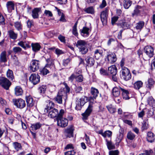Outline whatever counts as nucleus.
I'll list each match as a JSON object with an SVG mask.
<instances>
[{
  "label": "nucleus",
  "instance_id": "f257e3e1",
  "mask_svg": "<svg viewBox=\"0 0 155 155\" xmlns=\"http://www.w3.org/2000/svg\"><path fill=\"white\" fill-rule=\"evenodd\" d=\"M91 93L93 96V98L91 97L89 101V104L85 112L82 114L84 118L86 119L87 117L89 116L93 110V106L94 101L93 98L96 99L98 96L99 92L97 89L93 87H92L91 89Z\"/></svg>",
  "mask_w": 155,
  "mask_h": 155
},
{
  "label": "nucleus",
  "instance_id": "f03ea898",
  "mask_svg": "<svg viewBox=\"0 0 155 155\" xmlns=\"http://www.w3.org/2000/svg\"><path fill=\"white\" fill-rule=\"evenodd\" d=\"M65 88L61 89L58 92L57 96L54 98L55 101L58 104H62V98L64 97H66L67 94L69 93L70 89L66 84H65Z\"/></svg>",
  "mask_w": 155,
  "mask_h": 155
},
{
  "label": "nucleus",
  "instance_id": "7ed1b4c3",
  "mask_svg": "<svg viewBox=\"0 0 155 155\" xmlns=\"http://www.w3.org/2000/svg\"><path fill=\"white\" fill-rule=\"evenodd\" d=\"M48 55L49 57H47V55L45 57L47 64L44 68L40 70L41 73L42 75H45L49 73L51 69L54 68V65L52 62V59L51 58V56L49 54Z\"/></svg>",
  "mask_w": 155,
  "mask_h": 155
},
{
  "label": "nucleus",
  "instance_id": "20e7f679",
  "mask_svg": "<svg viewBox=\"0 0 155 155\" xmlns=\"http://www.w3.org/2000/svg\"><path fill=\"white\" fill-rule=\"evenodd\" d=\"M86 42L83 40H79L76 43V46L78 48L79 51L83 54L87 52L88 49L86 47Z\"/></svg>",
  "mask_w": 155,
  "mask_h": 155
},
{
  "label": "nucleus",
  "instance_id": "39448f33",
  "mask_svg": "<svg viewBox=\"0 0 155 155\" xmlns=\"http://www.w3.org/2000/svg\"><path fill=\"white\" fill-rule=\"evenodd\" d=\"M120 76L122 79L127 81L131 79V74L130 70L127 68H123L120 71Z\"/></svg>",
  "mask_w": 155,
  "mask_h": 155
},
{
  "label": "nucleus",
  "instance_id": "423d86ee",
  "mask_svg": "<svg viewBox=\"0 0 155 155\" xmlns=\"http://www.w3.org/2000/svg\"><path fill=\"white\" fill-rule=\"evenodd\" d=\"M11 84V82L6 78L0 77V85L6 90L9 88Z\"/></svg>",
  "mask_w": 155,
  "mask_h": 155
},
{
  "label": "nucleus",
  "instance_id": "0eeeda50",
  "mask_svg": "<svg viewBox=\"0 0 155 155\" xmlns=\"http://www.w3.org/2000/svg\"><path fill=\"white\" fill-rule=\"evenodd\" d=\"M12 101L14 105L18 108L22 109L25 106L26 104L25 101L21 98L13 99Z\"/></svg>",
  "mask_w": 155,
  "mask_h": 155
},
{
  "label": "nucleus",
  "instance_id": "6e6552de",
  "mask_svg": "<svg viewBox=\"0 0 155 155\" xmlns=\"http://www.w3.org/2000/svg\"><path fill=\"white\" fill-rule=\"evenodd\" d=\"M39 61L33 60H32L30 64L29 68L31 71L34 72L38 70L39 68Z\"/></svg>",
  "mask_w": 155,
  "mask_h": 155
},
{
  "label": "nucleus",
  "instance_id": "1a4fd4ad",
  "mask_svg": "<svg viewBox=\"0 0 155 155\" xmlns=\"http://www.w3.org/2000/svg\"><path fill=\"white\" fill-rule=\"evenodd\" d=\"M108 11V9L106 8L104 10L101 12V14L100 18L101 22L104 25H106L107 23Z\"/></svg>",
  "mask_w": 155,
  "mask_h": 155
},
{
  "label": "nucleus",
  "instance_id": "9d476101",
  "mask_svg": "<svg viewBox=\"0 0 155 155\" xmlns=\"http://www.w3.org/2000/svg\"><path fill=\"white\" fill-rule=\"evenodd\" d=\"M106 58L109 63L113 64L117 60L116 55L115 53L111 52H107Z\"/></svg>",
  "mask_w": 155,
  "mask_h": 155
},
{
  "label": "nucleus",
  "instance_id": "9b49d317",
  "mask_svg": "<svg viewBox=\"0 0 155 155\" xmlns=\"http://www.w3.org/2000/svg\"><path fill=\"white\" fill-rule=\"evenodd\" d=\"M57 125L58 126L62 127H66L68 124V120L66 118H61L57 119Z\"/></svg>",
  "mask_w": 155,
  "mask_h": 155
},
{
  "label": "nucleus",
  "instance_id": "f8f14e48",
  "mask_svg": "<svg viewBox=\"0 0 155 155\" xmlns=\"http://www.w3.org/2000/svg\"><path fill=\"white\" fill-rule=\"evenodd\" d=\"M74 130V127L72 125H71L65 129L64 133L66 137L69 138L73 137Z\"/></svg>",
  "mask_w": 155,
  "mask_h": 155
},
{
  "label": "nucleus",
  "instance_id": "ddd939ff",
  "mask_svg": "<svg viewBox=\"0 0 155 155\" xmlns=\"http://www.w3.org/2000/svg\"><path fill=\"white\" fill-rule=\"evenodd\" d=\"M40 78V77L38 74H33L30 76L29 80L34 84L35 85L39 82Z\"/></svg>",
  "mask_w": 155,
  "mask_h": 155
},
{
  "label": "nucleus",
  "instance_id": "4468645a",
  "mask_svg": "<svg viewBox=\"0 0 155 155\" xmlns=\"http://www.w3.org/2000/svg\"><path fill=\"white\" fill-rule=\"evenodd\" d=\"M144 52L150 58H151L154 55L153 49L150 46H146L144 49Z\"/></svg>",
  "mask_w": 155,
  "mask_h": 155
},
{
  "label": "nucleus",
  "instance_id": "2eb2a0df",
  "mask_svg": "<svg viewBox=\"0 0 155 155\" xmlns=\"http://www.w3.org/2000/svg\"><path fill=\"white\" fill-rule=\"evenodd\" d=\"M41 12L40 8H34L32 11L31 15L34 19H37L39 18V14Z\"/></svg>",
  "mask_w": 155,
  "mask_h": 155
},
{
  "label": "nucleus",
  "instance_id": "dca6fc26",
  "mask_svg": "<svg viewBox=\"0 0 155 155\" xmlns=\"http://www.w3.org/2000/svg\"><path fill=\"white\" fill-rule=\"evenodd\" d=\"M48 112L49 113L48 116L51 118L57 117L58 114V110L55 108H52L49 109Z\"/></svg>",
  "mask_w": 155,
  "mask_h": 155
},
{
  "label": "nucleus",
  "instance_id": "f3484780",
  "mask_svg": "<svg viewBox=\"0 0 155 155\" xmlns=\"http://www.w3.org/2000/svg\"><path fill=\"white\" fill-rule=\"evenodd\" d=\"M89 30L90 29L89 28L86 27H84L82 29L80 30V32L81 36L83 37H86L89 35Z\"/></svg>",
  "mask_w": 155,
  "mask_h": 155
},
{
  "label": "nucleus",
  "instance_id": "a211bd4d",
  "mask_svg": "<svg viewBox=\"0 0 155 155\" xmlns=\"http://www.w3.org/2000/svg\"><path fill=\"white\" fill-rule=\"evenodd\" d=\"M85 60L87 66L91 67L94 65L95 61L92 57L88 56L85 58Z\"/></svg>",
  "mask_w": 155,
  "mask_h": 155
},
{
  "label": "nucleus",
  "instance_id": "6ab92c4d",
  "mask_svg": "<svg viewBox=\"0 0 155 155\" xmlns=\"http://www.w3.org/2000/svg\"><path fill=\"white\" fill-rule=\"evenodd\" d=\"M26 102L27 106L29 107H32L34 104V101L33 98L31 96L26 97Z\"/></svg>",
  "mask_w": 155,
  "mask_h": 155
},
{
  "label": "nucleus",
  "instance_id": "aec40b11",
  "mask_svg": "<svg viewBox=\"0 0 155 155\" xmlns=\"http://www.w3.org/2000/svg\"><path fill=\"white\" fill-rule=\"evenodd\" d=\"M147 139L148 142L152 143L155 139V135L151 132H149L147 133Z\"/></svg>",
  "mask_w": 155,
  "mask_h": 155
},
{
  "label": "nucleus",
  "instance_id": "412c9836",
  "mask_svg": "<svg viewBox=\"0 0 155 155\" xmlns=\"http://www.w3.org/2000/svg\"><path fill=\"white\" fill-rule=\"evenodd\" d=\"M108 72L112 75H116L117 73V69L115 65H112L108 68Z\"/></svg>",
  "mask_w": 155,
  "mask_h": 155
},
{
  "label": "nucleus",
  "instance_id": "4be33fe9",
  "mask_svg": "<svg viewBox=\"0 0 155 155\" xmlns=\"http://www.w3.org/2000/svg\"><path fill=\"white\" fill-rule=\"evenodd\" d=\"M46 102V107L45 109V113L48 112L49 109L53 108L54 106V103L50 100H48Z\"/></svg>",
  "mask_w": 155,
  "mask_h": 155
},
{
  "label": "nucleus",
  "instance_id": "5701e85b",
  "mask_svg": "<svg viewBox=\"0 0 155 155\" xmlns=\"http://www.w3.org/2000/svg\"><path fill=\"white\" fill-rule=\"evenodd\" d=\"M122 88V87H114L112 89V94L115 97H118L120 94V91L121 90V88Z\"/></svg>",
  "mask_w": 155,
  "mask_h": 155
},
{
  "label": "nucleus",
  "instance_id": "b1692460",
  "mask_svg": "<svg viewBox=\"0 0 155 155\" xmlns=\"http://www.w3.org/2000/svg\"><path fill=\"white\" fill-rule=\"evenodd\" d=\"M124 134L123 130L120 129L119 131V134L117 135V138L116 139V143H117L118 145L119 143L122 140L123 138Z\"/></svg>",
  "mask_w": 155,
  "mask_h": 155
},
{
  "label": "nucleus",
  "instance_id": "393cba45",
  "mask_svg": "<svg viewBox=\"0 0 155 155\" xmlns=\"http://www.w3.org/2000/svg\"><path fill=\"white\" fill-rule=\"evenodd\" d=\"M121 91L122 92V95L123 97L125 100H128L130 99V97L128 96L129 92L128 91L123 88H120Z\"/></svg>",
  "mask_w": 155,
  "mask_h": 155
},
{
  "label": "nucleus",
  "instance_id": "a878e982",
  "mask_svg": "<svg viewBox=\"0 0 155 155\" xmlns=\"http://www.w3.org/2000/svg\"><path fill=\"white\" fill-rule=\"evenodd\" d=\"M7 61L6 52L3 51L1 52L0 55V61L1 62L5 63Z\"/></svg>",
  "mask_w": 155,
  "mask_h": 155
},
{
  "label": "nucleus",
  "instance_id": "bb28decb",
  "mask_svg": "<svg viewBox=\"0 0 155 155\" xmlns=\"http://www.w3.org/2000/svg\"><path fill=\"white\" fill-rule=\"evenodd\" d=\"M143 11V8L141 6L137 5L135 8L134 10V12L132 13L133 16L135 15H138Z\"/></svg>",
  "mask_w": 155,
  "mask_h": 155
},
{
  "label": "nucleus",
  "instance_id": "cd10ccee",
  "mask_svg": "<svg viewBox=\"0 0 155 155\" xmlns=\"http://www.w3.org/2000/svg\"><path fill=\"white\" fill-rule=\"evenodd\" d=\"M31 46L32 48L33 51L36 52L40 50L41 46L38 43H32Z\"/></svg>",
  "mask_w": 155,
  "mask_h": 155
},
{
  "label": "nucleus",
  "instance_id": "c85d7f7f",
  "mask_svg": "<svg viewBox=\"0 0 155 155\" xmlns=\"http://www.w3.org/2000/svg\"><path fill=\"white\" fill-rule=\"evenodd\" d=\"M15 94L17 96L22 95L23 91L22 88L19 86H16L15 89Z\"/></svg>",
  "mask_w": 155,
  "mask_h": 155
},
{
  "label": "nucleus",
  "instance_id": "c756f323",
  "mask_svg": "<svg viewBox=\"0 0 155 155\" xmlns=\"http://www.w3.org/2000/svg\"><path fill=\"white\" fill-rule=\"evenodd\" d=\"M6 7L8 11L10 12L12 10L15 9V6L14 3L12 1L7 2L6 4Z\"/></svg>",
  "mask_w": 155,
  "mask_h": 155
},
{
  "label": "nucleus",
  "instance_id": "7c9ffc66",
  "mask_svg": "<svg viewBox=\"0 0 155 155\" xmlns=\"http://www.w3.org/2000/svg\"><path fill=\"white\" fill-rule=\"evenodd\" d=\"M143 82L141 81H138L135 82L134 84V87L136 90H139L142 87Z\"/></svg>",
  "mask_w": 155,
  "mask_h": 155
},
{
  "label": "nucleus",
  "instance_id": "2f4dec72",
  "mask_svg": "<svg viewBox=\"0 0 155 155\" xmlns=\"http://www.w3.org/2000/svg\"><path fill=\"white\" fill-rule=\"evenodd\" d=\"M144 24L145 22L143 21H140L136 24L135 28L137 30L140 31L143 28Z\"/></svg>",
  "mask_w": 155,
  "mask_h": 155
},
{
  "label": "nucleus",
  "instance_id": "473e14b6",
  "mask_svg": "<svg viewBox=\"0 0 155 155\" xmlns=\"http://www.w3.org/2000/svg\"><path fill=\"white\" fill-rule=\"evenodd\" d=\"M94 53L95 57L97 59H98L102 56L103 52L100 50H96L94 51Z\"/></svg>",
  "mask_w": 155,
  "mask_h": 155
},
{
  "label": "nucleus",
  "instance_id": "72a5a7b5",
  "mask_svg": "<svg viewBox=\"0 0 155 155\" xmlns=\"http://www.w3.org/2000/svg\"><path fill=\"white\" fill-rule=\"evenodd\" d=\"M41 126V124L40 123H36L31 124L30 128L32 130H36L39 129Z\"/></svg>",
  "mask_w": 155,
  "mask_h": 155
},
{
  "label": "nucleus",
  "instance_id": "f704fd0d",
  "mask_svg": "<svg viewBox=\"0 0 155 155\" xmlns=\"http://www.w3.org/2000/svg\"><path fill=\"white\" fill-rule=\"evenodd\" d=\"M81 73V71L80 70H79L78 71V72L77 70H76V71L73 74H72L71 76L69 77L68 78V80L71 81V82H72L74 79V78L76 79V74H77L78 73V74H80V73Z\"/></svg>",
  "mask_w": 155,
  "mask_h": 155
},
{
  "label": "nucleus",
  "instance_id": "c9c22d12",
  "mask_svg": "<svg viewBox=\"0 0 155 155\" xmlns=\"http://www.w3.org/2000/svg\"><path fill=\"white\" fill-rule=\"evenodd\" d=\"M123 3L124 8L127 9L131 5L132 2L130 0H124Z\"/></svg>",
  "mask_w": 155,
  "mask_h": 155
},
{
  "label": "nucleus",
  "instance_id": "e433bc0d",
  "mask_svg": "<svg viewBox=\"0 0 155 155\" xmlns=\"http://www.w3.org/2000/svg\"><path fill=\"white\" fill-rule=\"evenodd\" d=\"M10 38L13 39L15 40L17 37V34L15 33L13 30H10L8 31Z\"/></svg>",
  "mask_w": 155,
  "mask_h": 155
},
{
  "label": "nucleus",
  "instance_id": "4c0bfd02",
  "mask_svg": "<svg viewBox=\"0 0 155 155\" xmlns=\"http://www.w3.org/2000/svg\"><path fill=\"white\" fill-rule=\"evenodd\" d=\"M106 142L107 147L109 150H112L115 148V145L112 143L111 141H108L106 140Z\"/></svg>",
  "mask_w": 155,
  "mask_h": 155
},
{
  "label": "nucleus",
  "instance_id": "58836bf2",
  "mask_svg": "<svg viewBox=\"0 0 155 155\" xmlns=\"http://www.w3.org/2000/svg\"><path fill=\"white\" fill-rule=\"evenodd\" d=\"M106 107L109 111L111 113H114L116 111L115 107L111 104L107 106Z\"/></svg>",
  "mask_w": 155,
  "mask_h": 155
},
{
  "label": "nucleus",
  "instance_id": "ea45409f",
  "mask_svg": "<svg viewBox=\"0 0 155 155\" xmlns=\"http://www.w3.org/2000/svg\"><path fill=\"white\" fill-rule=\"evenodd\" d=\"M120 26L124 29H128L130 27V25L125 22H122L119 24Z\"/></svg>",
  "mask_w": 155,
  "mask_h": 155
},
{
  "label": "nucleus",
  "instance_id": "a19ab883",
  "mask_svg": "<svg viewBox=\"0 0 155 155\" xmlns=\"http://www.w3.org/2000/svg\"><path fill=\"white\" fill-rule=\"evenodd\" d=\"M78 21H77L74 24V25L72 28V33L73 35L76 36L78 35V33L77 29V25L78 24Z\"/></svg>",
  "mask_w": 155,
  "mask_h": 155
},
{
  "label": "nucleus",
  "instance_id": "79ce46f5",
  "mask_svg": "<svg viewBox=\"0 0 155 155\" xmlns=\"http://www.w3.org/2000/svg\"><path fill=\"white\" fill-rule=\"evenodd\" d=\"M13 145L15 149L18 151L22 149V146L20 143L18 142H15L13 143Z\"/></svg>",
  "mask_w": 155,
  "mask_h": 155
},
{
  "label": "nucleus",
  "instance_id": "37998d69",
  "mask_svg": "<svg viewBox=\"0 0 155 155\" xmlns=\"http://www.w3.org/2000/svg\"><path fill=\"white\" fill-rule=\"evenodd\" d=\"M84 11L88 14H92L94 12V10L93 7L91 6L85 8Z\"/></svg>",
  "mask_w": 155,
  "mask_h": 155
},
{
  "label": "nucleus",
  "instance_id": "c03bdc74",
  "mask_svg": "<svg viewBox=\"0 0 155 155\" xmlns=\"http://www.w3.org/2000/svg\"><path fill=\"white\" fill-rule=\"evenodd\" d=\"M154 83V81L152 78L149 79L147 84V87L150 89H151L153 87Z\"/></svg>",
  "mask_w": 155,
  "mask_h": 155
},
{
  "label": "nucleus",
  "instance_id": "a18cd8bd",
  "mask_svg": "<svg viewBox=\"0 0 155 155\" xmlns=\"http://www.w3.org/2000/svg\"><path fill=\"white\" fill-rule=\"evenodd\" d=\"M147 102L148 104L151 105L153 107H155V101L152 97H148Z\"/></svg>",
  "mask_w": 155,
  "mask_h": 155
},
{
  "label": "nucleus",
  "instance_id": "49530a36",
  "mask_svg": "<svg viewBox=\"0 0 155 155\" xmlns=\"http://www.w3.org/2000/svg\"><path fill=\"white\" fill-rule=\"evenodd\" d=\"M148 128V121L147 120L143 121L142 124L141 130L142 131L147 130Z\"/></svg>",
  "mask_w": 155,
  "mask_h": 155
},
{
  "label": "nucleus",
  "instance_id": "de8ad7c7",
  "mask_svg": "<svg viewBox=\"0 0 155 155\" xmlns=\"http://www.w3.org/2000/svg\"><path fill=\"white\" fill-rule=\"evenodd\" d=\"M14 25L18 31H20L22 29V25L20 22L18 21L15 22Z\"/></svg>",
  "mask_w": 155,
  "mask_h": 155
},
{
  "label": "nucleus",
  "instance_id": "09e8293b",
  "mask_svg": "<svg viewBox=\"0 0 155 155\" xmlns=\"http://www.w3.org/2000/svg\"><path fill=\"white\" fill-rule=\"evenodd\" d=\"M22 50V49L19 47H15L13 48V51L15 54L20 53Z\"/></svg>",
  "mask_w": 155,
  "mask_h": 155
},
{
  "label": "nucleus",
  "instance_id": "8fccbe9b",
  "mask_svg": "<svg viewBox=\"0 0 155 155\" xmlns=\"http://www.w3.org/2000/svg\"><path fill=\"white\" fill-rule=\"evenodd\" d=\"M127 137L128 139L130 140H133L134 138L135 135L131 132H129L127 134Z\"/></svg>",
  "mask_w": 155,
  "mask_h": 155
},
{
  "label": "nucleus",
  "instance_id": "3c124183",
  "mask_svg": "<svg viewBox=\"0 0 155 155\" xmlns=\"http://www.w3.org/2000/svg\"><path fill=\"white\" fill-rule=\"evenodd\" d=\"M7 77L11 79H13V75L12 71L8 69L7 72Z\"/></svg>",
  "mask_w": 155,
  "mask_h": 155
},
{
  "label": "nucleus",
  "instance_id": "603ef678",
  "mask_svg": "<svg viewBox=\"0 0 155 155\" xmlns=\"http://www.w3.org/2000/svg\"><path fill=\"white\" fill-rule=\"evenodd\" d=\"M64 110L63 109H61L59 111V113L58 112V114L56 119L63 118V116L64 114Z\"/></svg>",
  "mask_w": 155,
  "mask_h": 155
},
{
  "label": "nucleus",
  "instance_id": "864d4df0",
  "mask_svg": "<svg viewBox=\"0 0 155 155\" xmlns=\"http://www.w3.org/2000/svg\"><path fill=\"white\" fill-rule=\"evenodd\" d=\"M112 132L110 130H107L104 132V134L103 137H111L112 136Z\"/></svg>",
  "mask_w": 155,
  "mask_h": 155
},
{
  "label": "nucleus",
  "instance_id": "5fc2aeb1",
  "mask_svg": "<svg viewBox=\"0 0 155 155\" xmlns=\"http://www.w3.org/2000/svg\"><path fill=\"white\" fill-rule=\"evenodd\" d=\"M46 86L45 85H42L40 87L39 89V91L40 93H44L46 90Z\"/></svg>",
  "mask_w": 155,
  "mask_h": 155
},
{
  "label": "nucleus",
  "instance_id": "6e6d98bb",
  "mask_svg": "<svg viewBox=\"0 0 155 155\" xmlns=\"http://www.w3.org/2000/svg\"><path fill=\"white\" fill-rule=\"evenodd\" d=\"M84 78L83 76L81 75H79L76 76V80L78 82H82L83 81Z\"/></svg>",
  "mask_w": 155,
  "mask_h": 155
},
{
  "label": "nucleus",
  "instance_id": "4d7b16f0",
  "mask_svg": "<svg viewBox=\"0 0 155 155\" xmlns=\"http://www.w3.org/2000/svg\"><path fill=\"white\" fill-rule=\"evenodd\" d=\"M119 153L118 150H110L109 152V155H118Z\"/></svg>",
  "mask_w": 155,
  "mask_h": 155
},
{
  "label": "nucleus",
  "instance_id": "13d9d810",
  "mask_svg": "<svg viewBox=\"0 0 155 155\" xmlns=\"http://www.w3.org/2000/svg\"><path fill=\"white\" fill-rule=\"evenodd\" d=\"M153 111L154 109L153 108H152L150 110H148V111L147 113L148 117H150L153 115Z\"/></svg>",
  "mask_w": 155,
  "mask_h": 155
},
{
  "label": "nucleus",
  "instance_id": "bf43d9fd",
  "mask_svg": "<svg viewBox=\"0 0 155 155\" xmlns=\"http://www.w3.org/2000/svg\"><path fill=\"white\" fill-rule=\"evenodd\" d=\"M55 53L58 56H59L60 55L64 54V52L62 50L57 48L55 49Z\"/></svg>",
  "mask_w": 155,
  "mask_h": 155
},
{
  "label": "nucleus",
  "instance_id": "052dcab7",
  "mask_svg": "<svg viewBox=\"0 0 155 155\" xmlns=\"http://www.w3.org/2000/svg\"><path fill=\"white\" fill-rule=\"evenodd\" d=\"M100 74L103 75H107L108 74L107 71L103 68H101L100 70Z\"/></svg>",
  "mask_w": 155,
  "mask_h": 155
},
{
  "label": "nucleus",
  "instance_id": "680f3d73",
  "mask_svg": "<svg viewBox=\"0 0 155 155\" xmlns=\"http://www.w3.org/2000/svg\"><path fill=\"white\" fill-rule=\"evenodd\" d=\"M131 116L129 114H126L125 113H124L123 115L122 116V118L123 120H127V119H129L130 117Z\"/></svg>",
  "mask_w": 155,
  "mask_h": 155
},
{
  "label": "nucleus",
  "instance_id": "e2e57ef3",
  "mask_svg": "<svg viewBox=\"0 0 155 155\" xmlns=\"http://www.w3.org/2000/svg\"><path fill=\"white\" fill-rule=\"evenodd\" d=\"M5 19L3 16L0 13V24L4 25L5 24Z\"/></svg>",
  "mask_w": 155,
  "mask_h": 155
},
{
  "label": "nucleus",
  "instance_id": "0e129e2a",
  "mask_svg": "<svg viewBox=\"0 0 155 155\" xmlns=\"http://www.w3.org/2000/svg\"><path fill=\"white\" fill-rule=\"evenodd\" d=\"M75 152L74 150L68 151L65 153V155H74Z\"/></svg>",
  "mask_w": 155,
  "mask_h": 155
},
{
  "label": "nucleus",
  "instance_id": "69168bd1",
  "mask_svg": "<svg viewBox=\"0 0 155 155\" xmlns=\"http://www.w3.org/2000/svg\"><path fill=\"white\" fill-rule=\"evenodd\" d=\"M146 155H151L153 153V151L151 150H146L144 151Z\"/></svg>",
  "mask_w": 155,
  "mask_h": 155
},
{
  "label": "nucleus",
  "instance_id": "338daca9",
  "mask_svg": "<svg viewBox=\"0 0 155 155\" xmlns=\"http://www.w3.org/2000/svg\"><path fill=\"white\" fill-rule=\"evenodd\" d=\"M0 103L3 106H4L6 105L7 102L2 97H0Z\"/></svg>",
  "mask_w": 155,
  "mask_h": 155
},
{
  "label": "nucleus",
  "instance_id": "774afa93",
  "mask_svg": "<svg viewBox=\"0 0 155 155\" xmlns=\"http://www.w3.org/2000/svg\"><path fill=\"white\" fill-rule=\"evenodd\" d=\"M65 37L61 35H59L58 37V39L62 42H65Z\"/></svg>",
  "mask_w": 155,
  "mask_h": 155
}]
</instances>
